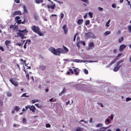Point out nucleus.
<instances>
[{
	"instance_id": "nucleus-1",
	"label": "nucleus",
	"mask_w": 131,
	"mask_h": 131,
	"mask_svg": "<svg viewBox=\"0 0 131 131\" xmlns=\"http://www.w3.org/2000/svg\"><path fill=\"white\" fill-rule=\"evenodd\" d=\"M49 50L54 55L59 56L60 53L63 52L61 48H58L56 49L52 47H51L49 48Z\"/></svg>"
},
{
	"instance_id": "nucleus-2",
	"label": "nucleus",
	"mask_w": 131,
	"mask_h": 131,
	"mask_svg": "<svg viewBox=\"0 0 131 131\" xmlns=\"http://www.w3.org/2000/svg\"><path fill=\"white\" fill-rule=\"evenodd\" d=\"M28 31L26 29L24 30H19L17 31V34L18 36L21 37V39H23L24 38H26V37H24V35Z\"/></svg>"
},
{
	"instance_id": "nucleus-3",
	"label": "nucleus",
	"mask_w": 131,
	"mask_h": 131,
	"mask_svg": "<svg viewBox=\"0 0 131 131\" xmlns=\"http://www.w3.org/2000/svg\"><path fill=\"white\" fill-rule=\"evenodd\" d=\"M31 29L35 32L37 33L40 36L42 35V34L39 28L37 26H33L31 27Z\"/></svg>"
},
{
	"instance_id": "nucleus-4",
	"label": "nucleus",
	"mask_w": 131,
	"mask_h": 131,
	"mask_svg": "<svg viewBox=\"0 0 131 131\" xmlns=\"http://www.w3.org/2000/svg\"><path fill=\"white\" fill-rule=\"evenodd\" d=\"M124 61L123 60H120L116 63L117 65L113 69V70L115 72L117 71L119 69V68L122 66V64L120 65V64Z\"/></svg>"
},
{
	"instance_id": "nucleus-5",
	"label": "nucleus",
	"mask_w": 131,
	"mask_h": 131,
	"mask_svg": "<svg viewBox=\"0 0 131 131\" xmlns=\"http://www.w3.org/2000/svg\"><path fill=\"white\" fill-rule=\"evenodd\" d=\"M85 36L88 39L90 38H95V36L91 32H88L85 34Z\"/></svg>"
},
{
	"instance_id": "nucleus-6",
	"label": "nucleus",
	"mask_w": 131,
	"mask_h": 131,
	"mask_svg": "<svg viewBox=\"0 0 131 131\" xmlns=\"http://www.w3.org/2000/svg\"><path fill=\"white\" fill-rule=\"evenodd\" d=\"M71 61L75 62H86L85 60H80L79 59H75L72 60Z\"/></svg>"
},
{
	"instance_id": "nucleus-7",
	"label": "nucleus",
	"mask_w": 131,
	"mask_h": 131,
	"mask_svg": "<svg viewBox=\"0 0 131 131\" xmlns=\"http://www.w3.org/2000/svg\"><path fill=\"white\" fill-rule=\"evenodd\" d=\"M10 82L15 86H17L18 85L17 82H15L13 80V79L11 78L10 79Z\"/></svg>"
},
{
	"instance_id": "nucleus-8",
	"label": "nucleus",
	"mask_w": 131,
	"mask_h": 131,
	"mask_svg": "<svg viewBox=\"0 0 131 131\" xmlns=\"http://www.w3.org/2000/svg\"><path fill=\"white\" fill-rule=\"evenodd\" d=\"M64 49L61 48V50H62V53H67L68 51V49L66 47L63 46Z\"/></svg>"
},
{
	"instance_id": "nucleus-9",
	"label": "nucleus",
	"mask_w": 131,
	"mask_h": 131,
	"mask_svg": "<svg viewBox=\"0 0 131 131\" xmlns=\"http://www.w3.org/2000/svg\"><path fill=\"white\" fill-rule=\"evenodd\" d=\"M126 45H124V44H123V45H121L120 47H119V51L120 52H121V51H122V50H123L126 47Z\"/></svg>"
},
{
	"instance_id": "nucleus-10",
	"label": "nucleus",
	"mask_w": 131,
	"mask_h": 131,
	"mask_svg": "<svg viewBox=\"0 0 131 131\" xmlns=\"http://www.w3.org/2000/svg\"><path fill=\"white\" fill-rule=\"evenodd\" d=\"M30 110L31 111L33 112H34L36 110V108L35 106L34 105L30 106Z\"/></svg>"
},
{
	"instance_id": "nucleus-11",
	"label": "nucleus",
	"mask_w": 131,
	"mask_h": 131,
	"mask_svg": "<svg viewBox=\"0 0 131 131\" xmlns=\"http://www.w3.org/2000/svg\"><path fill=\"white\" fill-rule=\"evenodd\" d=\"M62 28L64 30V33L66 34L67 32L68 29L66 25H64L62 27Z\"/></svg>"
},
{
	"instance_id": "nucleus-12",
	"label": "nucleus",
	"mask_w": 131,
	"mask_h": 131,
	"mask_svg": "<svg viewBox=\"0 0 131 131\" xmlns=\"http://www.w3.org/2000/svg\"><path fill=\"white\" fill-rule=\"evenodd\" d=\"M21 15V12L19 10L15 11L14 12L13 15V16L14 15Z\"/></svg>"
},
{
	"instance_id": "nucleus-13",
	"label": "nucleus",
	"mask_w": 131,
	"mask_h": 131,
	"mask_svg": "<svg viewBox=\"0 0 131 131\" xmlns=\"http://www.w3.org/2000/svg\"><path fill=\"white\" fill-rule=\"evenodd\" d=\"M55 6V4H54L53 5H48L47 6V7L48 8H50L52 9H54Z\"/></svg>"
},
{
	"instance_id": "nucleus-14",
	"label": "nucleus",
	"mask_w": 131,
	"mask_h": 131,
	"mask_svg": "<svg viewBox=\"0 0 131 131\" xmlns=\"http://www.w3.org/2000/svg\"><path fill=\"white\" fill-rule=\"evenodd\" d=\"M46 68V66L42 65L40 66L39 69L42 70H44Z\"/></svg>"
},
{
	"instance_id": "nucleus-15",
	"label": "nucleus",
	"mask_w": 131,
	"mask_h": 131,
	"mask_svg": "<svg viewBox=\"0 0 131 131\" xmlns=\"http://www.w3.org/2000/svg\"><path fill=\"white\" fill-rule=\"evenodd\" d=\"M74 71L75 72V75H77L79 73V70L78 68L74 69H73Z\"/></svg>"
},
{
	"instance_id": "nucleus-16",
	"label": "nucleus",
	"mask_w": 131,
	"mask_h": 131,
	"mask_svg": "<svg viewBox=\"0 0 131 131\" xmlns=\"http://www.w3.org/2000/svg\"><path fill=\"white\" fill-rule=\"evenodd\" d=\"M111 33V31H107L105 32L103 34V35L106 36L109 35Z\"/></svg>"
},
{
	"instance_id": "nucleus-17",
	"label": "nucleus",
	"mask_w": 131,
	"mask_h": 131,
	"mask_svg": "<svg viewBox=\"0 0 131 131\" xmlns=\"http://www.w3.org/2000/svg\"><path fill=\"white\" fill-rule=\"evenodd\" d=\"M39 100L37 99H35L31 100V102L32 104H34L37 102H39Z\"/></svg>"
},
{
	"instance_id": "nucleus-18",
	"label": "nucleus",
	"mask_w": 131,
	"mask_h": 131,
	"mask_svg": "<svg viewBox=\"0 0 131 131\" xmlns=\"http://www.w3.org/2000/svg\"><path fill=\"white\" fill-rule=\"evenodd\" d=\"M14 109L17 112H18L19 110V108L17 106H15L14 107Z\"/></svg>"
},
{
	"instance_id": "nucleus-19",
	"label": "nucleus",
	"mask_w": 131,
	"mask_h": 131,
	"mask_svg": "<svg viewBox=\"0 0 131 131\" xmlns=\"http://www.w3.org/2000/svg\"><path fill=\"white\" fill-rule=\"evenodd\" d=\"M35 2L38 4H40L43 1V0H35Z\"/></svg>"
},
{
	"instance_id": "nucleus-20",
	"label": "nucleus",
	"mask_w": 131,
	"mask_h": 131,
	"mask_svg": "<svg viewBox=\"0 0 131 131\" xmlns=\"http://www.w3.org/2000/svg\"><path fill=\"white\" fill-rule=\"evenodd\" d=\"M83 21V20L82 19H80L78 20L77 21V24H80L82 23Z\"/></svg>"
},
{
	"instance_id": "nucleus-21",
	"label": "nucleus",
	"mask_w": 131,
	"mask_h": 131,
	"mask_svg": "<svg viewBox=\"0 0 131 131\" xmlns=\"http://www.w3.org/2000/svg\"><path fill=\"white\" fill-rule=\"evenodd\" d=\"M103 125V124L102 123H99L97 124L96 125V127H102Z\"/></svg>"
},
{
	"instance_id": "nucleus-22",
	"label": "nucleus",
	"mask_w": 131,
	"mask_h": 131,
	"mask_svg": "<svg viewBox=\"0 0 131 131\" xmlns=\"http://www.w3.org/2000/svg\"><path fill=\"white\" fill-rule=\"evenodd\" d=\"M117 60L115 58L114 60L111 62L109 64V66H110L114 63Z\"/></svg>"
},
{
	"instance_id": "nucleus-23",
	"label": "nucleus",
	"mask_w": 131,
	"mask_h": 131,
	"mask_svg": "<svg viewBox=\"0 0 131 131\" xmlns=\"http://www.w3.org/2000/svg\"><path fill=\"white\" fill-rule=\"evenodd\" d=\"M26 93H25L23 94H22V95H21V97H28L29 96V95H26Z\"/></svg>"
},
{
	"instance_id": "nucleus-24",
	"label": "nucleus",
	"mask_w": 131,
	"mask_h": 131,
	"mask_svg": "<svg viewBox=\"0 0 131 131\" xmlns=\"http://www.w3.org/2000/svg\"><path fill=\"white\" fill-rule=\"evenodd\" d=\"M76 131H83V129L80 127H78L76 129Z\"/></svg>"
},
{
	"instance_id": "nucleus-25",
	"label": "nucleus",
	"mask_w": 131,
	"mask_h": 131,
	"mask_svg": "<svg viewBox=\"0 0 131 131\" xmlns=\"http://www.w3.org/2000/svg\"><path fill=\"white\" fill-rule=\"evenodd\" d=\"M124 39L123 38V37H121L120 38H119L118 39V42L119 43L121 42Z\"/></svg>"
},
{
	"instance_id": "nucleus-26",
	"label": "nucleus",
	"mask_w": 131,
	"mask_h": 131,
	"mask_svg": "<svg viewBox=\"0 0 131 131\" xmlns=\"http://www.w3.org/2000/svg\"><path fill=\"white\" fill-rule=\"evenodd\" d=\"M110 19L106 23V26L107 27H108L110 26L109 24L110 22Z\"/></svg>"
},
{
	"instance_id": "nucleus-27",
	"label": "nucleus",
	"mask_w": 131,
	"mask_h": 131,
	"mask_svg": "<svg viewBox=\"0 0 131 131\" xmlns=\"http://www.w3.org/2000/svg\"><path fill=\"white\" fill-rule=\"evenodd\" d=\"M66 91V89L65 88H64L63 89L62 91L61 92L60 94L59 95H61L63 93H64V92Z\"/></svg>"
},
{
	"instance_id": "nucleus-28",
	"label": "nucleus",
	"mask_w": 131,
	"mask_h": 131,
	"mask_svg": "<svg viewBox=\"0 0 131 131\" xmlns=\"http://www.w3.org/2000/svg\"><path fill=\"white\" fill-rule=\"evenodd\" d=\"M122 54V53H119L116 57L115 58L117 60L118 59V58L121 56Z\"/></svg>"
},
{
	"instance_id": "nucleus-29",
	"label": "nucleus",
	"mask_w": 131,
	"mask_h": 131,
	"mask_svg": "<svg viewBox=\"0 0 131 131\" xmlns=\"http://www.w3.org/2000/svg\"><path fill=\"white\" fill-rule=\"evenodd\" d=\"M82 122H83L85 123H87L88 122L87 121H85L84 120H81L78 122V123H80Z\"/></svg>"
},
{
	"instance_id": "nucleus-30",
	"label": "nucleus",
	"mask_w": 131,
	"mask_h": 131,
	"mask_svg": "<svg viewBox=\"0 0 131 131\" xmlns=\"http://www.w3.org/2000/svg\"><path fill=\"white\" fill-rule=\"evenodd\" d=\"M94 45V43L93 42H90L89 44V46L91 47H92Z\"/></svg>"
},
{
	"instance_id": "nucleus-31",
	"label": "nucleus",
	"mask_w": 131,
	"mask_h": 131,
	"mask_svg": "<svg viewBox=\"0 0 131 131\" xmlns=\"http://www.w3.org/2000/svg\"><path fill=\"white\" fill-rule=\"evenodd\" d=\"M107 122L108 124H110L111 123L109 119H106L105 121V123L107 125V124L106 123V122Z\"/></svg>"
},
{
	"instance_id": "nucleus-32",
	"label": "nucleus",
	"mask_w": 131,
	"mask_h": 131,
	"mask_svg": "<svg viewBox=\"0 0 131 131\" xmlns=\"http://www.w3.org/2000/svg\"><path fill=\"white\" fill-rule=\"evenodd\" d=\"M23 7L24 11L26 13H27V10L26 9L25 6H23Z\"/></svg>"
},
{
	"instance_id": "nucleus-33",
	"label": "nucleus",
	"mask_w": 131,
	"mask_h": 131,
	"mask_svg": "<svg viewBox=\"0 0 131 131\" xmlns=\"http://www.w3.org/2000/svg\"><path fill=\"white\" fill-rule=\"evenodd\" d=\"M22 123L24 124H26V119L25 118H24L23 119Z\"/></svg>"
},
{
	"instance_id": "nucleus-34",
	"label": "nucleus",
	"mask_w": 131,
	"mask_h": 131,
	"mask_svg": "<svg viewBox=\"0 0 131 131\" xmlns=\"http://www.w3.org/2000/svg\"><path fill=\"white\" fill-rule=\"evenodd\" d=\"M128 29L129 33L131 32V26H129L128 27Z\"/></svg>"
},
{
	"instance_id": "nucleus-35",
	"label": "nucleus",
	"mask_w": 131,
	"mask_h": 131,
	"mask_svg": "<svg viewBox=\"0 0 131 131\" xmlns=\"http://www.w3.org/2000/svg\"><path fill=\"white\" fill-rule=\"evenodd\" d=\"M89 15L90 16L91 18L93 17V13L91 12H90L88 13Z\"/></svg>"
},
{
	"instance_id": "nucleus-36",
	"label": "nucleus",
	"mask_w": 131,
	"mask_h": 131,
	"mask_svg": "<svg viewBox=\"0 0 131 131\" xmlns=\"http://www.w3.org/2000/svg\"><path fill=\"white\" fill-rule=\"evenodd\" d=\"M10 41H9L8 40H6L5 42V43L6 45H9L10 43Z\"/></svg>"
},
{
	"instance_id": "nucleus-37",
	"label": "nucleus",
	"mask_w": 131,
	"mask_h": 131,
	"mask_svg": "<svg viewBox=\"0 0 131 131\" xmlns=\"http://www.w3.org/2000/svg\"><path fill=\"white\" fill-rule=\"evenodd\" d=\"M6 94L7 96L9 97L10 96H11V93H10L8 92Z\"/></svg>"
},
{
	"instance_id": "nucleus-38",
	"label": "nucleus",
	"mask_w": 131,
	"mask_h": 131,
	"mask_svg": "<svg viewBox=\"0 0 131 131\" xmlns=\"http://www.w3.org/2000/svg\"><path fill=\"white\" fill-rule=\"evenodd\" d=\"M15 44L17 46H20L23 44V43H19V42H17V43H16Z\"/></svg>"
},
{
	"instance_id": "nucleus-39",
	"label": "nucleus",
	"mask_w": 131,
	"mask_h": 131,
	"mask_svg": "<svg viewBox=\"0 0 131 131\" xmlns=\"http://www.w3.org/2000/svg\"><path fill=\"white\" fill-rule=\"evenodd\" d=\"M35 105L36 106V107L38 108H40L41 107V105H39L38 104H35Z\"/></svg>"
},
{
	"instance_id": "nucleus-40",
	"label": "nucleus",
	"mask_w": 131,
	"mask_h": 131,
	"mask_svg": "<svg viewBox=\"0 0 131 131\" xmlns=\"http://www.w3.org/2000/svg\"><path fill=\"white\" fill-rule=\"evenodd\" d=\"M51 126V125L49 124H47L46 125V127L47 128L50 127Z\"/></svg>"
},
{
	"instance_id": "nucleus-41",
	"label": "nucleus",
	"mask_w": 131,
	"mask_h": 131,
	"mask_svg": "<svg viewBox=\"0 0 131 131\" xmlns=\"http://www.w3.org/2000/svg\"><path fill=\"white\" fill-rule=\"evenodd\" d=\"M90 21L89 20H87L85 21V25H87L89 24Z\"/></svg>"
},
{
	"instance_id": "nucleus-42",
	"label": "nucleus",
	"mask_w": 131,
	"mask_h": 131,
	"mask_svg": "<svg viewBox=\"0 0 131 131\" xmlns=\"http://www.w3.org/2000/svg\"><path fill=\"white\" fill-rule=\"evenodd\" d=\"M98 9L99 10L101 11H102L103 10V8L101 7H98Z\"/></svg>"
},
{
	"instance_id": "nucleus-43",
	"label": "nucleus",
	"mask_w": 131,
	"mask_h": 131,
	"mask_svg": "<svg viewBox=\"0 0 131 131\" xmlns=\"http://www.w3.org/2000/svg\"><path fill=\"white\" fill-rule=\"evenodd\" d=\"M30 105H28L27 106H25V108L26 109H27L28 108L30 109Z\"/></svg>"
},
{
	"instance_id": "nucleus-44",
	"label": "nucleus",
	"mask_w": 131,
	"mask_h": 131,
	"mask_svg": "<svg viewBox=\"0 0 131 131\" xmlns=\"http://www.w3.org/2000/svg\"><path fill=\"white\" fill-rule=\"evenodd\" d=\"M131 100V98L130 97H127L126 98V101H130Z\"/></svg>"
},
{
	"instance_id": "nucleus-45",
	"label": "nucleus",
	"mask_w": 131,
	"mask_h": 131,
	"mask_svg": "<svg viewBox=\"0 0 131 131\" xmlns=\"http://www.w3.org/2000/svg\"><path fill=\"white\" fill-rule=\"evenodd\" d=\"M60 15L61 19H62L63 18L64 16V14L63 13H61L60 14Z\"/></svg>"
},
{
	"instance_id": "nucleus-46",
	"label": "nucleus",
	"mask_w": 131,
	"mask_h": 131,
	"mask_svg": "<svg viewBox=\"0 0 131 131\" xmlns=\"http://www.w3.org/2000/svg\"><path fill=\"white\" fill-rule=\"evenodd\" d=\"M20 17L19 16H16L15 18V20H17L20 19Z\"/></svg>"
},
{
	"instance_id": "nucleus-47",
	"label": "nucleus",
	"mask_w": 131,
	"mask_h": 131,
	"mask_svg": "<svg viewBox=\"0 0 131 131\" xmlns=\"http://www.w3.org/2000/svg\"><path fill=\"white\" fill-rule=\"evenodd\" d=\"M84 72L86 74H87L88 73V72L87 70L86 69L84 70Z\"/></svg>"
},
{
	"instance_id": "nucleus-48",
	"label": "nucleus",
	"mask_w": 131,
	"mask_h": 131,
	"mask_svg": "<svg viewBox=\"0 0 131 131\" xmlns=\"http://www.w3.org/2000/svg\"><path fill=\"white\" fill-rule=\"evenodd\" d=\"M0 50H1L3 51H4V49L3 48L2 46L0 47Z\"/></svg>"
},
{
	"instance_id": "nucleus-49",
	"label": "nucleus",
	"mask_w": 131,
	"mask_h": 131,
	"mask_svg": "<svg viewBox=\"0 0 131 131\" xmlns=\"http://www.w3.org/2000/svg\"><path fill=\"white\" fill-rule=\"evenodd\" d=\"M97 104L99 105H100L101 107H103V105L102 104V103H97Z\"/></svg>"
},
{
	"instance_id": "nucleus-50",
	"label": "nucleus",
	"mask_w": 131,
	"mask_h": 131,
	"mask_svg": "<svg viewBox=\"0 0 131 131\" xmlns=\"http://www.w3.org/2000/svg\"><path fill=\"white\" fill-rule=\"evenodd\" d=\"M81 44H82L84 45L85 46V43L84 41H81Z\"/></svg>"
},
{
	"instance_id": "nucleus-51",
	"label": "nucleus",
	"mask_w": 131,
	"mask_h": 131,
	"mask_svg": "<svg viewBox=\"0 0 131 131\" xmlns=\"http://www.w3.org/2000/svg\"><path fill=\"white\" fill-rule=\"evenodd\" d=\"M69 71H70V72H71V73L72 74H73V71L72 69H69Z\"/></svg>"
},
{
	"instance_id": "nucleus-52",
	"label": "nucleus",
	"mask_w": 131,
	"mask_h": 131,
	"mask_svg": "<svg viewBox=\"0 0 131 131\" xmlns=\"http://www.w3.org/2000/svg\"><path fill=\"white\" fill-rule=\"evenodd\" d=\"M17 22L19 24H20L21 23V20H18Z\"/></svg>"
},
{
	"instance_id": "nucleus-53",
	"label": "nucleus",
	"mask_w": 131,
	"mask_h": 131,
	"mask_svg": "<svg viewBox=\"0 0 131 131\" xmlns=\"http://www.w3.org/2000/svg\"><path fill=\"white\" fill-rule=\"evenodd\" d=\"M112 7H113V8H115L116 7V6L114 4H113L112 5Z\"/></svg>"
},
{
	"instance_id": "nucleus-54",
	"label": "nucleus",
	"mask_w": 131,
	"mask_h": 131,
	"mask_svg": "<svg viewBox=\"0 0 131 131\" xmlns=\"http://www.w3.org/2000/svg\"><path fill=\"white\" fill-rule=\"evenodd\" d=\"M20 60L22 62H23L24 63V64L25 63V62L26 61H25H25L23 60V59H20Z\"/></svg>"
},
{
	"instance_id": "nucleus-55",
	"label": "nucleus",
	"mask_w": 131,
	"mask_h": 131,
	"mask_svg": "<svg viewBox=\"0 0 131 131\" xmlns=\"http://www.w3.org/2000/svg\"><path fill=\"white\" fill-rule=\"evenodd\" d=\"M26 78L28 80L29 79V75L28 74H26Z\"/></svg>"
},
{
	"instance_id": "nucleus-56",
	"label": "nucleus",
	"mask_w": 131,
	"mask_h": 131,
	"mask_svg": "<svg viewBox=\"0 0 131 131\" xmlns=\"http://www.w3.org/2000/svg\"><path fill=\"white\" fill-rule=\"evenodd\" d=\"M15 2L17 3H18L19 2V0H15Z\"/></svg>"
},
{
	"instance_id": "nucleus-57",
	"label": "nucleus",
	"mask_w": 131,
	"mask_h": 131,
	"mask_svg": "<svg viewBox=\"0 0 131 131\" xmlns=\"http://www.w3.org/2000/svg\"><path fill=\"white\" fill-rule=\"evenodd\" d=\"M92 118H91L89 120V121L90 123H92Z\"/></svg>"
},
{
	"instance_id": "nucleus-58",
	"label": "nucleus",
	"mask_w": 131,
	"mask_h": 131,
	"mask_svg": "<svg viewBox=\"0 0 131 131\" xmlns=\"http://www.w3.org/2000/svg\"><path fill=\"white\" fill-rule=\"evenodd\" d=\"M68 59H63V61H71V60H68Z\"/></svg>"
},
{
	"instance_id": "nucleus-59",
	"label": "nucleus",
	"mask_w": 131,
	"mask_h": 131,
	"mask_svg": "<svg viewBox=\"0 0 131 131\" xmlns=\"http://www.w3.org/2000/svg\"><path fill=\"white\" fill-rule=\"evenodd\" d=\"M27 41L28 42V44H29V43H30L31 41V40H30L29 39V40H27Z\"/></svg>"
},
{
	"instance_id": "nucleus-60",
	"label": "nucleus",
	"mask_w": 131,
	"mask_h": 131,
	"mask_svg": "<svg viewBox=\"0 0 131 131\" xmlns=\"http://www.w3.org/2000/svg\"><path fill=\"white\" fill-rule=\"evenodd\" d=\"M111 126L112 125H109L107 127H106L105 128H106V129H108V128H109L111 127Z\"/></svg>"
},
{
	"instance_id": "nucleus-61",
	"label": "nucleus",
	"mask_w": 131,
	"mask_h": 131,
	"mask_svg": "<svg viewBox=\"0 0 131 131\" xmlns=\"http://www.w3.org/2000/svg\"><path fill=\"white\" fill-rule=\"evenodd\" d=\"M117 51V50L116 49H114L113 50V52L114 53H115V52H116Z\"/></svg>"
},
{
	"instance_id": "nucleus-62",
	"label": "nucleus",
	"mask_w": 131,
	"mask_h": 131,
	"mask_svg": "<svg viewBox=\"0 0 131 131\" xmlns=\"http://www.w3.org/2000/svg\"><path fill=\"white\" fill-rule=\"evenodd\" d=\"M76 34L74 36V39H73V41H74L75 40V39H76Z\"/></svg>"
},
{
	"instance_id": "nucleus-63",
	"label": "nucleus",
	"mask_w": 131,
	"mask_h": 131,
	"mask_svg": "<svg viewBox=\"0 0 131 131\" xmlns=\"http://www.w3.org/2000/svg\"><path fill=\"white\" fill-rule=\"evenodd\" d=\"M113 115L112 114L111 115V117H110V118L111 119H113Z\"/></svg>"
},
{
	"instance_id": "nucleus-64",
	"label": "nucleus",
	"mask_w": 131,
	"mask_h": 131,
	"mask_svg": "<svg viewBox=\"0 0 131 131\" xmlns=\"http://www.w3.org/2000/svg\"><path fill=\"white\" fill-rule=\"evenodd\" d=\"M15 111V110L14 109L13 110L11 111L12 113L13 114L14 113Z\"/></svg>"
}]
</instances>
